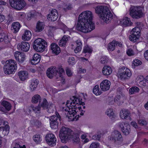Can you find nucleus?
<instances>
[{
    "mask_svg": "<svg viewBox=\"0 0 148 148\" xmlns=\"http://www.w3.org/2000/svg\"><path fill=\"white\" fill-rule=\"evenodd\" d=\"M68 36H64L59 42L58 44L60 47H64L68 40Z\"/></svg>",
    "mask_w": 148,
    "mask_h": 148,
    "instance_id": "31",
    "label": "nucleus"
},
{
    "mask_svg": "<svg viewBox=\"0 0 148 148\" xmlns=\"http://www.w3.org/2000/svg\"><path fill=\"white\" fill-rule=\"evenodd\" d=\"M41 97L38 94L34 95L32 97V102L33 103H37L39 101V103L40 102Z\"/></svg>",
    "mask_w": 148,
    "mask_h": 148,
    "instance_id": "37",
    "label": "nucleus"
},
{
    "mask_svg": "<svg viewBox=\"0 0 148 148\" xmlns=\"http://www.w3.org/2000/svg\"><path fill=\"white\" fill-rule=\"evenodd\" d=\"M21 27V24L19 22H14L12 24L11 29L14 33H16L18 32Z\"/></svg>",
    "mask_w": 148,
    "mask_h": 148,
    "instance_id": "27",
    "label": "nucleus"
},
{
    "mask_svg": "<svg viewBox=\"0 0 148 148\" xmlns=\"http://www.w3.org/2000/svg\"><path fill=\"white\" fill-rule=\"evenodd\" d=\"M50 126L53 129L57 128L58 125L59 121L61 120L60 116L58 112H56V115H53L50 118Z\"/></svg>",
    "mask_w": 148,
    "mask_h": 148,
    "instance_id": "9",
    "label": "nucleus"
},
{
    "mask_svg": "<svg viewBox=\"0 0 148 148\" xmlns=\"http://www.w3.org/2000/svg\"><path fill=\"white\" fill-rule=\"evenodd\" d=\"M109 60V58L106 56H102L100 58V62L102 64H107Z\"/></svg>",
    "mask_w": 148,
    "mask_h": 148,
    "instance_id": "44",
    "label": "nucleus"
},
{
    "mask_svg": "<svg viewBox=\"0 0 148 148\" xmlns=\"http://www.w3.org/2000/svg\"><path fill=\"white\" fill-rule=\"evenodd\" d=\"M86 72V70L85 69H82V68L79 69L78 73H85Z\"/></svg>",
    "mask_w": 148,
    "mask_h": 148,
    "instance_id": "61",
    "label": "nucleus"
},
{
    "mask_svg": "<svg viewBox=\"0 0 148 148\" xmlns=\"http://www.w3.org/2000/svg\"><path fill=\"white\" fill-rule=\"evenodd\" d=\"M75 43L77 46H82V41L80 39H78L75 41Z\"/></svg>",
    "mask_w": 148,
    "mask_h": 148,
    "instance_id": "59",
    "label": "nucleus"
},
{
    "mask_svg": "<svg viewBox=\"0 0 148 148\" xmlns=\"http://www.w3.org/2000/svg\"><path fill=\"white\" fill-rule=\"evenodd\" d=\"M66 72L67 75L69 77H71L72 76L73 73L69 68H66Z\"/></svg>",
    "mask_w": 148,
    "mask_h": 148,
    "instance_id": "53",
    "label": "nucleus"
},
{
    "mask_svg": "<svg viewBox=\"0 0 148 148\" xmlns=\"http://www.w3.org/2000/svg\"><path fill=\"white\" fill-rule=\"evenodd\" d=\"M138 85L140 87L143 88L145 87L146 86V82L145 80H137Z\"/></svg>",
    "mask_w": 148,
    "mask_h": 148,
    "instance_id": "46",
    "label": "nucleus"
},
{
    "mask_svg": "<svg viewBox=\"0 0 148 148\" xmlns=\"http://www.w3.org/2000/svg\"><path fill=\"white\" fill-rule=\"evenodd\" d=\"M124 125V126H123V127H121V131L124 134L127 135L130 133V126L125 124Z\"/></svg>",
    "mask_w": 148,
    "mask_h": 148,
    "instance_id": "36",
    "label": "nucleus"
},
{
    "mask_svg": "<svg viewBox=\"0 0 148 148\" xmlns=\"http://www.w3.org/2000/svg\"><path fill=\"white\" fill-rule=\"evenodd\" d=\"M17 47L19 50L27 52L29 50L30 46L28 42L23 41L21 43L18 44Z\"/></svg>",
    "mask_w": 148,
    "mask_h": 148,
    "instance_id": "15",
    "label": "nucleus"
},
{
    "mask_svg": "<svg viewBox=\"0 0 148 148\" xmlns=\"http://www.w3.org/2000/svg\"><path fill=\"white\" fill-rule=\"evenodd\" d=\"M140 33L139 28L138 27H135L131 31V34L129 36V40L134 42H135L139 38Z\"/></svg>",
    "mask_w": 148,
    "mask_h": 148,
    "instance_id": "10",
    "label": "nucleus"
},
{
    "mask_svg": "<svg viewBox=\"0 0 148 148\" xmlns=\"http://www.w3.org/2000/svg\"><path fill=\"white\" fill-rule=\"evenodd\" d=\"M93 92L96 95H100L101 93V92L99 90V87L98 85H95L93 89Z\"/></svg>",
    "mask_w": 148,
    "mask_h": 148,
    "instance_id": "41",
    "label": "nucleus"
},
{
    "mask_svg": "<svg viewBox=\"0 0 148 148\" xmlns=\"http://www.w3.org/2000/svg\"><path fill=\"white\" fill-rule=\"evenodd\" d=\"M10 39L9 38L8 35L4 33L0 34V42L3 41L5 44L10 42Z\"/></svg>",
    "mask_w": 148,
    "mask_h": 148,
    "instance_id": "30",
    "label": "nucleus"
},
{
    "mask_svg": "<svg viewBox=\"0 0 148 148\" xmlns=\"http://www.w3.org/2000/svg\"><path fill=\"white\" fill-rule=\"evenodd\" d=\"M93 15L90 11L82 12L79 16L77 29L85 33L89 32L95 29V23L92 21Z\"/></svg>",
    "mask_w": 148,
    "mask_h": 148,
    "instance_id": "2",
    "label": "nucleus"
},
{
    "mask_svg": "<svg viewBox=\"0 0 148 148\" xmlns=\"http://www.w3.org/2000/svg\"><path fill=\"white\" fill-rule=\"evenodd\" d=\"M50 47L53 53L57 55L61 52L60 48L55 43H52Z\"/></svg>",
    "mask_w": 148,
    "mask_h": 148,
    "instance_id": "24",
    "label": "nucleus"
},
{
    "mask_svg": "<svg viewBox=\"0 0 148 148\" xmlns=\"http://www.w3.org/2000/svg\"><path fill=\"white\" fill-rule=\"evenodd\" d=\"M100 18L105 23H108L113 19V15L110 10H95Z\"/></svg>",
    "mask_w": 148,
    "mask_h": 148,
    "instance_id": "4",
    "label": "nucleus"
},
{
    "mask_svg": "<svg viewBox=\"0 0 148 148\" xmlns=\"http://www.w3.org/2000/svg\"><path fill=\"white\" fill-rule=\"evenodd\" d=\"M110 140L116 142L117 141L122 140L123 138L121 133L117 130H114L111 133V135L108 136Z\"/></svg>",
    "mask_w": 148,
    "mask_h": 148,
    "instance_id": "11",
    "label": "nucleus"
},
{
    "mask_svg": "<svg viewBox=\"0 0 148 148\" xmlns=\"http://www.w3.org/2000/svg\"><path fill=\"white\" fill-rule=\"evenodd\" d=\"M106 113L108 116L111 118L114 117V113L113 112L112 109L111 108L108 109L106 112Z\"/></svg>",
    "mask_w": 148,
    "mask_h": 148,
    "instance_id": "45",
    "label": "nucleus"
},
{
    "mask_svg": "<svg viewBox=\"0 0 148 148\" xmlns=\"http://www.w3.org/2000/svg\"><path fill=\"white\" fill-rule=\"evenodd\" d=\"M120 23L125 26H131L132 23L131 22L130 18L127 17H125L120 21Z\"/></svg>",
    "mask_w": 148,
    "mask_h": 148,
    "instance_id": "25",
    "label": "nucleus"
},
{
    "mask_svg": "<svg viewBox=\"0 0 148 148\" xmlns=\"http://www.w3.org/2000/svg\"><path fill=\"white\" fill-rule=\"evenodd\" d=\"M1 104L4 108L2 107H0V110L1 111L5 112L6 111H9L11 109L12 106L11 104L8 101H3Z\"/></svg>",
    "mask_w": 148,
    "mask_h": 148,
    "instance_id": "17",
    "label": "nucleus"
},
{
    "mask_svg": "<svg viewBox=\"0 0 148 148\" xmlns=\"http://www.w3.org/2000/svg\"><path fill=\"white\" fill-rule=\"evenodd\" d=\"M47 46V43L46 41L40 38L36 39L33 45L34 49L38 52H43Z\"/></svg>",
    "mask_w": 148,
    "mask_h": 148,
    "instance_id": "6",
    "label": "nucleus"
},
{
    "mask_svg": "<svg viewBox=\"0 0 148 148\" xmlns=\"http://www.w3.org/2000/svg\"><path fill=\"white\" fill-rule=\"evenodd\" d=\"M64 73V71L63 68L60 67L59 68L58 73L60 77H62V74Z\"/></svg>",
    "mask_w": 148,
    "mask_h": 148,
    "instance_id": "56",
    "label": "nucleus"
},
{
    "mask_svg": "<svg viewBox=\"0 0 148 148\" xmlns=\"http://www.w3.org/2000/svg\"><path fill=\"white\" fill-rule=\"evenodd\" d=\"M32 36V34L31 32L29 31L26 30L22 36V39L25 41L29 40Z\"/></svg>",
    "mask_w": 148,
    "mask_h": 148,
    "instance_id": "28",
    "label": "nucleus"
},
{
    "mask_svg": "<svg viewBox=\"0 0 148 148\" xmlns=\"http://www.w3.org/2000/svg\"><path fill=\"white\" fill-rule=\"evenodd\" d=\"M18 1V0H9L10 5L12 8L14 9L16 7V5H17L16 3Z\"/></svg>",
    "mask_w": 148,
    "mask_h": 148,
    "instance_id": "48",
    "label": "nucleus"
},
{
    "mask_svg": "<svg viewBox=\"0 0 148 148\" xmlns=\"http://www.w3.org/2000/svg\"><path fill=\"white\" fill-rule=\"evenodd\" d=\"M31 123L33 126L36 128H39L41 125V122L37 119L33 120L31 121Z\"/></svg>",
    "mask_w": 148,
    "mask_h": 148,
    "instance_id": "38",
    "label": "nucleus"
},
{
    "mask_svg": "<svg viewBox=\"0 0 148 148\" xmlns=\"http://www.w3.org/2000/svg\"><path fill=\"white\" fill-rule=\"evenodd\" d=\"M130 113L128 110L127 109L121 110L120 112V117L122 119H125L130 120L131 118L130 115Z\"/></svg>",
    "mask_w": 148,
    "mask_h": 148,
    "instance_id": "20",
    "label": "nucleus"
},
{
    "mask_svg": "<svg viewBox=\"0 0 148 148\" xmlns=\"http://www.w3.org/2000/svg\"><path fill=\"white\" fill-rule=\"evenodd\" d=\"M144 56L145 59L148 60V50H147L144 53Z\"/></svg>",
    "mask_w": 148,
    "mask_h": 148,
    "instance_id": "62",
    "label": "nucleus"
},
{
    "mask_svg": "<svg viewBox=\"0 0 148 148\" xmlns=\"http://www.w3.org/2000/svg\"><path fill=\"white\" fill-rule=\"evenodd\" d=\"M142 64V62L138 59H135L133 61L132 64L135 66H138L141 65Z\"/></svg>",
    "mask_w": 148,
    "mask_h": 148,
    "instance_id": "49",
    "label": "nucleus"
},
{
    "mask_svg": "<svg viewBox=\"0 0 148 148\" xmlns=\"http://www.w3.org/2000/svg\"><path fill=\"white\" fill-rule=\"evenodd\" d=\"M59 136L62 143H66L71 139L74 143L78 144L80 139L79 134L74 133L71 129L67 127H62L60 130Z\"/></svg>",
    "mask_w": 148,
    "mask_h": 148,
    "instance_id": "3",
    "label": "nucleus"
},
{
    "mask_svg": "<svg viewBox=\"0 0 148 148\" xmlns=\"http://www.w3.org/2000/svg\"><path fill=\"white\" fill-rule=\"evenodd\" d=\"M92 51V49L89 47L87 45H86L84 47L82 51V53H88L89 54H90L91 53Z\"/></svg>",
    "mask_w": 148,
    "mask_h": 148,
    "instance_id": "39",
    "label": "nucleus"
},
{
    "mask_svg": "<svg viewBox=\"0 0 148 148\" xmlns=\"http://www.w3.org/2000/svg\"><path fill=\"white\" fill-rule=\"evenodd\" d=\"M17 15L21 20L23 19L25 17V13L22 12H18Z\"/></svg>",
    "mask_w": 148,
    "mask_h": 148,
    "instance_id": "55",
    "label": "nucleus"
},
{
    "mask_svg": "<svg viewBox=\"0 0 148 148\" xmlns=\"http://www.w3.org/2000/svg\"><path fill=\"white\" fill-rule=\"evenodd\" d=\"M130 10V14L133 18L138 19L143 17L144 16L142 10Z\"/></svg>",
    "mask_w": 148,
    "mask_h": 148,
    "instance_id": "13",
    "label": "nucleus"
},
{
    "mask_svg": "<svg viewBox=\"0 0 148 148\" xmlns=\"http://www.w3.org/2000/svg\"><path fill=\"white\" fill-rule=\"evenodd\" d=\"M33 138L34 141L37 143H40L42 140L41 136L39 134H36Z\"/></svg>",
    "mask_w": 148,
    "mask_h": 148,
    "instance_id": "40",
    "label": "nucleus"
},
{
    "mask_svg": "<svg viewBox=\"0 0 148 148\" xmlns=\"http://www.w3.org/2000/svg\"><path fill=\"white\" fill-rule=\"evenodd\" d=\"M16 3L17 5L15 8V9H22L26 5V3L24 0H18Z\"/></svg>",
    "mask_w": 148,
    "mask_h": 148,
    "instance_id": "32",
    "label": "nucleus"
},
{
    "mask_svg": "<svg viewBox=\"0 0 148 148\" xmlns=\"http://www.w3.org/2000/svg\"><path fill=\"white\" fill-rule=\"evenodd\" d=\"M10 126L6 125L4 127H0V137L2 138L9 134L10 131Z\"/></svg>",
    "mask_w": 148,
    "mask_h": 148,
    "instance_id": "22",
    "label": "nucleus"
},
{
    "mask_svg": "<svg viewBox=\"0 0 148 148\" xmlns=\"http://www.w3.org/2000/svg\"><path fill=\"white\" fill-rule=\"evenodd\" d=\"M42 16L41 12L39 10L38 12H36V10H32L27 13V19L30 20L32 18H36L37 17H41Z\"/></svg>",
    "mask_w": 148,
    "mask_h": 148,
    "instance_id": "16",
    "label": "nucleus"
},
{
    "mask_svg": "<svg viewBox=\"0 0 148 148\" xmlns=\"http://www.w3.org/2000/svg\"><path fill=\"white\" fill-rule=\"evenodd\" d=\"M68 62L70 64L74 65L76 63V60L74 57H70L69 58Z\"/></svg>",
    "mask_w": 148,
    "mask_h": 148,
    "instance_id": "50",
    "label": "nucleus"
},
{
    "mask_svg": "<svg viewBox=\"0 0 148 148\" xmlns=\"http://www.w3.org/2000/svg\"><path fill=\"white\" fill-rule=\"evenodd\" d=\"M40 108L41 107L39 104L36 107H34L33 106L29 107L27 109L25 113L27 115H29L31 113L32 111H34L35 113H40Z\"/></svg>",
    "mask_w": 148,
    "mask_h": 148,
    "instance_id": "23",
    "label": "nucleus"
},
{
    "mask_svg": "<svg viewBox=\"0 0 148 148\" xmlns=\"http://www.w3.org/2000/svg\"><path fill=\"white\" fill-rule=\"evenodd\" d=\"M139 88L136 86L132 87L129 90V93L130 94H134L139 91Z\"/></svg>",
    "mask_w": 148,
    "mask_h": 148,
    "instance_id": "42",
    "label": "nucleus"
},
{
    "mask_svg": "<svg viewBox=\"0 0 148 148\" xmlns=\"http://www.w3.org/2000/svg\"><path fill=\"white\" fill-rule=\"evenodd\" d=\"M45 140L47 143L51 147L54 146L56 144V138L52 133L47 134L45 136Z\"/></svg>",
    "mask_w": 148,
    "mask_h": 148,
    "instance_id": "12",
    "label": "nucleus"
},
{
    "mask_svg": "<svg viewBox=\"0 0 148 148\" xmlns=\"http://www.w3.org/2000/svg\"><path fill=\"white\" fill-rule=\"evenodd\" d=\"M14 56L16 60L19 63H23L25 60V55L22 52L16 51L14 54Z\"/></svg>",
    "mask_w": 148,
    "mask_h": 148,
    "instance_id": "18",
    "label": "nucleus"
},
{
    "mask_svg": "<svg viewBox=\"0 0 148 148\" xmlns=\"http://www.w3.org/2000/svg\"><path fill=\"white\" fill-rule=\"evenodd\" d=\"M95 9H109V8L106 6L99 5L97 6Z\"/></svg>",
    "mask_w": 148,
    "mask_h": 148,
    "instance_id": "54",
    "label": "nucleus"
},
{
    "mask_svg": "<svg viewBox=\"0 0 148 148\" xmlns=\"http://www.w3.org/2000/svg\"><path fill=\"white\" fill-rule=\"evenodd\" d=\"M140 8H144L143 6H131V7L130 8V9H139Z\"/></svg>",
    "mask_w": 148,
    "mask_h": 148,
    "instance_id": "60",
    "label": "nucleus"
},
{
    "mask_svg": "<svg viewBox=\"0 0 148 148\" xmlns=\"http://www.w3.org/2000/svg\"><path fill=\"white\" fill-rule=\"evenodd\" d=\"M118 77L121 80L129 79L132 75L130 70L125 66L121 67L117 73Z\"/></svg>",
    "mask_w": 148,
    "mask_h": 148,
    "instance_id": "7",
    "label": "nucleus"
},
{
    "mask_svg": "<svg viewBox=\"0 0 148 148\" xmlns=\"http://www.w3.org/2000/svg\"><path fill=\"white\" fill-rule=\"evenodd\" d=\"M41 56L38 54H35L33 56L31 60V63L32 64L35 65L39 62L41 60Z\"/></svg>",
    "mask_w": 148,
    "mask_h": 148,
    "instance_id": "29",
    "label": "nucleus"
},
{
    "mask_svg": "<svg viewBox=\"0 0 148 148\" xmlns=\"http://www.w3.org/2000/svg\"><path fill=\"white\" fill-rule=\"evenodd\" d=\"M51 10V13L48 14L47 18L49 21H56L58 16V13L57 10Z\"/></svg>",
    "mask_w": 148,
    "mask_h": 148,
    "instance_id": "21",
    "label": "nucleus"
},
{
    "mask_svg": "<svg viewBox=\"0 0 148 148\" xmlns=\"http://www.w3.org/2000/svg\"><path fill=\"white\" fill-rule=\"evenodd\" d=\"M82 101L81 98L74 96L69 100L67 101L65 107H62V111L67 112L66 116L68 118L69 121L77 120L78 117L76 118L77 115V114L79 111L80 112L79 114L80 115H84L85 111L82 110V108L80 106H83L85 105V103Z\"/></svg>",
    "mask_w": 148,
    "mask_h": 148,
    "instance_id": "1",
    "label": "nucleus"
},
{
    "mask_svg": "<svg viewBox=\"0 0 148 148\" xmlns=\"http://www.w3.org/2000/svg\"><path fill=\"white\" fill-rule=\"evenodd\" d=\"M115 44L114 41L110 42L108 45V49L110 51H112L115 49Z\"/></svg>",
    "mask_w": 148,
    "mask_h": 148,
    "instance_id": "43",
    "label": "nucleus"
},
{
    "mask_svg": "<svg viewBox=\"0 0 148 148\" xmlns=\"http://www.w3.org/2000/svg\"><path fill=\"white\" fill-rule=\"evenodd\" d=\"M115 43V45L116 46H118L119 47H121L122 46V44L121 42H119L117 41H114Z\"/></svg>",
    "mask_w": 148,
    "mask_h": 148,
    "instance_id": "63",
    "label": "nucleus"
},
{
    "mask_svg": "<svg viewBox=\"0 0 148 148\" xmlns=\"http://www.w3.org/2000/svg\"><path fill=\"white\" fill-rule=\"evenodd\" d=\"M112 72V68L108 65H105L102 69V73L105 76H108L110 75Z\"/></svg>",
    "mask_w": 148,
    "mask_h": 148,
    "instance_id": "26",
    "label": "nucleus"
},
{
    "mask_svg": "<svg viewBox=\"0 0 148 148\" xmlns=\"http://www.w3.org/2000/svg\"><path fill=\"white\" fill-rule=\"evenodd\" d=\"M98 144L96 143H92L90 145V148H98Z\"/></svg>",
    "mask_w": 148,
    "mask_h": 148,
    "instance_id": "58",
    "label": "nucleus"
},
{
    "mask_svg": "<svg viewBox=\"0 0 148 148\" xmlns=\"http://www.w3.org/2000/svg\"><path fill=\"white\" fill-rule=\"evenodd\" d=\"M31 84L30 85V88L31 90L33 91L36 88L39 83V81L37 79H33L31 80Z\"/></svg>",
    "mask_w": 148,
    "mask_h": 148,
    "instance_id": "34",
    "label": "nucleus"
},
{
    "mask_svg": "<svg viewBox=\"0 0 148 148\" xmlns=\"http://www.w3.org/2000/svg\"><path fill=\"white\" fill-rule=\"evenodd\" d=\"M44 26L45 25L43 22L38 21L36 24V32H41L44 29Z\"/></svg>",
    "mask_w": 148,
    "mask_h": 148,
    "instance_id": "33",
    "label": "nucleus"
},
{
    "mask_svg": "<svg viewBox=\"0 0 148 148\" xmlns=\"http://www.w3.org/2000/svg\"><path fill=\"white\" fill-rule=\"evenodd\" d=\"M39 106L43 109H47V112L49 113H53L54 111V107L55 106L51 102L48 103L46 98H44L42 102L39 103Z\"/></svg>",
    "mask_w": 148,
    "mask_h": 148,
    "instance_id": "8",
    "label": "nucleus"
},
{
    "mask_svg": "<svg viewBox=\"0 0 148 148\" xmlns=\"http://www.w3.org/2000/svg\"><path fill=\"white\" fill-rule=\"evenodd\" d=\"M138 123L139 124L142 126L146 125L147 124V122L144 119H140L138 121Z\"/></svg>",
    "mask_w": 148,
    "mask_h": 148,
    "instance_id": "51",
    "label": "nucleus"
},
{
    "mask_svg": "<svg viewBox=\"0 0 148 148\" xmlns=\"http://www.w3.org/2000/svg\"><path fill=\"white\" fill-rule=\"evenodd\" d=\"M6 64L3 67L4 73L6 74L9 75L14 73L17 69V64L16 62L12 59L7 60Z\"/></svg>",
    "mask_w": 148,
    "mask_h": 148,
    "instance_id": "5",
    "label": "nucleus"
},
{
    "mask_svg": "<svg viewBox=\"0 0 148 148\" xmlns=\"http://www.w3.org/2000/svg\"><path fill=\"white\" fill-rule=\"evenodd\" d=\"M121 98V96L120 95H118L114 97V101L115 103L117 104L118 106L121 105V103L120 101Z\"/></svg>",
    "mask_w": 148,
    "mask_h": 148,
    "instance_id": "47",
    "label": "nucleus"
},
{
    "mask_svg": "<svg viewBox=\"0 0 148 148\" xmlns=\"http://www.w3.org/2000/svg\"><path fill=\"white\" fill-rule=\"evenodd\" d=\"M126 53L129 56H134V54L133 51L131 49H128L126 51Z\"/></svg>",
    "mask_w": 148,
    "mask_h": 148,
    "instance_id": "52",
    "label": "nucleus"
},
{
    "mask_svg": "<svg viewBox=\"0 0 148 148\" xmlns=\"http://www.w3.org/2000/svg\"><path fill=\"white\" fill-rule=\"evenodd\" d=\"M131 125L133 126V127L136 128H137L138 127L137 123L135 122L132 121L131 123Z\"/></svg>",
    "mask_w": 148,
    "mask_h": 148,
    "instance_id": "64",
    "label": "nucleus"
},
{
    "mask_svg": "<svg viewBox=\"0 0 148 148\" xmlns=\"http://www.w3.org/2000/svg\"><path fill=\"white\" fill-rule=\"evenodd\" d=\"M110 84V81L107 79H105L100 83V87L102 91H106L109 90Z\"/></svg>",
    "mask_w": 148,
    "mask_h": 148,
    "instance_id": "19",
    "label": "nucleus"
},
{
    "mask_svg": "<svg viewBox=\"0 0 148 148\" xmlns=\"http://www.w3.org/2000/svg\"><path fill=\"white\" fill-rule=\"evenodd\" d=\"M82 47L77 46L74 50V51L75 53H77L80 52L82 49Z\"/></svg>",
    "mask_w": 148,
    "mask_h": 148,
    "instance_id": "57",
    "label": "nucleus"
},
{
    "mask_svg": "<svg viewBox=\"0 0 148 148\" xmlns=\"http://www.w3.org/2000/svg\"><path fill=\"white\" fill-rule=\"evenodd\" d=\"M58 73L57 68L55 66H51L48 68L46 71V74L47 77L52 79L54 76L57 74Z\"/></svg>",
    "mask_w": 148,
    "mask_h": 148,
    "instance_id": "14",
    "label": "nucleus"
},
{
    "mask_svg": "<svg viewBox=\"0 0 148 148\" xmlns=\"http://www.w3.org/2000/svg\"><path fill=\"white\" fill-rule=\"evenodd\" d=\"M18 75L21 80L23 81L27 78L28 73L27 72L25 71H21L18 72Z\"/></svg>",
    "mask_w": 148,
    "mask_h": 148,
    "instance_id": "35",
    "label": "nucleus"
}]
</instances>
